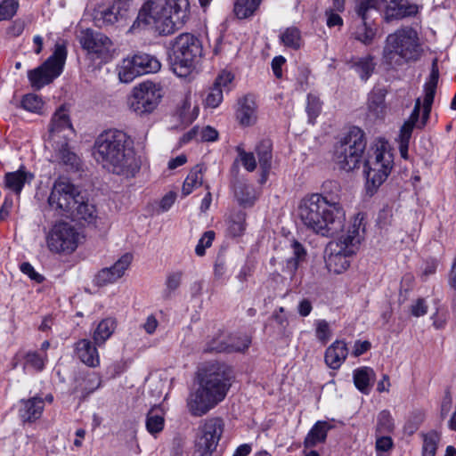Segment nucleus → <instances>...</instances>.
<instances>
[{"instance_id": "5", "label": "nucleus", "mask_w": 456, "mask_h": 456, "mask_svg": "<svg viewBox=\"0 0 456 456\" xmlns=\"http://www.w3.org/2000/svg\"><path fill=\"white\" fill-rule=\"evenodd\" d=\"M421 54L422 47L417 30L411 27H402L387 37L382 60L386 65L395 69L418 61Z\"/></svg>"}, {"instance_id": "25", "label": "nucleus", "mask_w": 456, "mask_h": 456, "mask_svg": "<svg viewBox=\"0 0 456 456\" xmlns=\"http://www.w3.org/2000/svg\"><path fill=\"white\" fill-rule=\"evenodd\" d=\"M165 427V411L160 406H153L145 419L146 430L154 437L161 433Z\"/></svg>"}, {"instance_id": "2", "label": "nucleus", "mask_w": 456, "mask_h": 456, "mask_svg": "<svg viewBox=\"0 0 456 456\" xmlns=\"http://www.w3.org/2000/svg\"><path fill=\"white\" fill-rule=\"evenodd\" d=\"M94 156L108 171L126 178L134 177L142 165L135 152L133 139L117 129L102 133L95 140Z\"/></svg>"}, {"instance_id": "62", "label": "nucleus", "mask_w": 456, "mask_h": 456, "mask_svg": "<svg viewBox=\"0 0 456 456\" xmlns=\"http://www.w3.org/2000/svg\"><path fill=\"white\" fill-rule=\"evenodd\" d=\"M217 137V131L211 126L199 128V141L200 142H214Z\"/></svg>"}, {"instance_id": "4", "label": "nucleus", "mask_w": 456, "mask_h": 456, "mask_svg": "<svg viewBox=\"0 0 456 456\" xmlns=\"http://www.w3.org/2000/svg\"><path fill=\"white\" fill-rule=\"evenodd\" d=\"M188 0H166L164 4L149 0L141 7L137 22L151 26L159 35L179 29L188 17Z\"/></svg>"}, {"instance_id": "29", "label": "nucleus", "mask_w": 456, "mask_h": 456, "mask_svg": "<svg viewBox=\"0 0 456 456\" xmlns=\"http://www.w3.org/2000/svg\"><path fill=\"white\" fill-rule=\"evenodd\" d=\"M377 26L370 20H361L359 24L356 25L353 37L357 41L369 45L372 44L377 34Z\"/></svg>"}, {"instance_id": "37", "label": "nucleus", "mask_w": 456, "mask_h": 456, "mask_svg": "<svg viewBox=\"0 0 456 456\" xmlns=\"http://www.w3.org/2000/svg\"><path fill=\"white\" fill-rule=\"evenodd\" d=\"M203 183V174L202 167L199 165L195 166L186 176L182 192L183 196H188L192 192V191L202 185Z\"/></svg>"}, {"instance_id": "27", "label": "nucleus", "mask_w": 456, "mask_h": 456, "mask_svg": "<svg viewBox=\"0 0 456 456\" xmlns=\"http://www.w3.org/2000/svg\"><path fill=\"white\" fill-rule=\"evenodd\" d=\"M199 115V107L192 105L191 95L187 94L184 99L177 106L175 116L183 125H189L192 123Z\"/></svg>"}, {"instance_id": "21", "label": "nucleus", "mask_w": 456, "mask_h": 456, "mask_svg": "<svg viewBox=\"0 0 456 456\" xmlns=\"http://www.w3.org/2000/svg\"><path fill=\"white\" fill-rule=\"evenodd\" d=\"M348 348L343 340L334 341L325 351L324 360L326 364L333 370H338L346 361Z\"/></svg>"}, {"instance_id": "33", "label": "nucleus", "mask_w": 456, "mask_h": 456, "mask_svg": "<svg viewBox=\"0 0 456 456\" xmlns=\"http://www.w3.org/2000/svg\"><path fill=\"white\" fill-rule=\"evenodd\" d=\"M117 70L118 78L122 83H131L134 78L141 76L138 68L135 67L134 55L123 59Z\"/></svg>"}, {"instance_id": "12", "label": "nucleus", "mask_w": 456, "mask_h": 456, "mask_svg": "<svg viewBox=\"0 0 456 456\" xmlns=\"http://www.w3.org/2000/svg\"><path fill=\"white\" fill-rule=\"evenodd\" d=\"M221 418H208L198 428L193 456H211L224 432Z\"/></svg>"}, {"instance_id": "50", "label": "nucleus", "mask_w": 456, "mask_h": 456, "mask_svg": "<svg viewBox=\"0 0 456 456\" xmlns=\"http://www.w3.org/2000/svg\"><path fill=\"white\" fill-rule=\"evenodd\" d=\"M272 319L276 324L279 334L285 335L289 322L284 307L276 308L272 314Z\"/></svg>"}, {"instance_id": "61", "label": "nucleus", "mask_w": 456, "mask_h": 456, "mask_svg": "<svg viewBox=\"0 0 456 456\" xmlns=\"http://www.w3.org/2000/svg\"><path fill=\"white\" fill-rule=\"evenodd\" d=\"M20 271L28 275L32 281L41 283L44 281L43 275L38 273L34 267L28 262H24L20 266Z\"/></svg>"}, {"instance_id": "26", "label": "nucleus", "mask_w": 456, "mask_h": 456, "mask_svg": "<svg viewBox=\"0 0 456 456\" xmlns=\"http://www.w3.org/2000/svg\"><path fill=\"white\" fill-rule=\"evenodd\" d=\"M272 148L273 144L269 139L262 140L256 147V152L258 157V162L262 169V183L265 182L272 164Z\"/></svg>"}, {"instance_id": "20", "label": "nucleus", "mask_w": 456, "mask_h": 456, "mask_svg": "<svg viewBox=\"0 0 456 456\" xmlns=\"http://www.w3.org/2000/svg\"><path fill=\"white\" fill-rule=\"evenodd\" d=\"M130 13V4L127 0H115L114 3L100 12L102 24L112 25L126 20Z\"/></svg>"}, {"instance_id": "28", "label": "nucleus", "mask_w": 456, "mask_h": 456, "mask_svg": "<svg viewBox=\"0 0 456 456\" xmlns=\"http://www.w3.org/2000/svg\"><path fill=\"white\" fill-rule=\"evenodd\" d=\"M69 217L85 224H94L97 217L95 207L86 202L82 196Z\"/></svg>"}, {"instance_id": "46", "label": "nucleus", "mask_w": 456, "mask_h": 456, "mask_svg": "<svg viewBox=\"0 0 456 456\" xmlns=\"http://www.w3.org/2000/svg\"><path fill=\"white\" fill-rule=\"evenodd\" d=\"M354 67L360 75L361 78L366 81L374 70L375 63L373 58L370 55L358 59Z\"/></svg>"}, {"instance_id": "49", "label": "nucleus", "mask_w": 456, "mask_h": 456, "mask_svg": "<svg viewBox=\"0 0 456 456\" xmlns=\"http://www.w3.org/2000/svg\"><path fill=\"white\" fill-rule=\"evenodd\" d=\"M315 337L322 345H326L331 338L332 331L330 323L326 320L314 322Z\"/></svg>"}, {"instance_id": "3", "label": "nucleus", "mask_w": 456, "mask_h": 456, "mask_svg": "<svg viewBox=\"0 0 456 456\" xmlns=\"http://www.w3.org/2000/svg\"><path fill=\"white\" fill-rule=\"evenodd\" d=\"M202 371L199 387L186 400L188 411L194 417L207 414L221 403L234 379L232 368L224 362H209Z\"/></svg>"}, {"instance_id": "64", "label": "nucleus", "mask_w": 456, "mask_h": 456, "mask_svg": "<svg viewBox=\"0 0 456 456\" xmlns=\"http://www.w3.org/2000/svg\"><path fill=\"white\" fill-rule=\"evenodd\" d=\"M428 305L423 298H419L411 307V313L415 317H420L428 313Z\"/></svg>"}, {"instance_id": "51", "label": "nucleus", "mask_w": 456, "mask_h": 456, "mask_svg": "<svg viewBox=\"0 0 456 456\" xmlns=\"http://www.w3.org/2000/svg\"><path fill=\"white\" fill-rule=\"evenodd\" d=\"M227 334L221 333L208 342L205 351L209 353H227Z\"/></svg>"}, {"instance_id": "8", "label": "nucleus", "mask_w": 456, "mask_h": 456, "mask_svg": "<svg viewBox=\"0 0 456 456\" xmlns=\"http://www.w3.org/2000/svg\"><path fill=\"white\" fill-rule=\"evenodd\" d=\"M173 58L171 69L179 77H190L202 56V45L198 37L183 33L172 44Z\"/></svg>"}, {"instance_id": "32", "label": "nucleus", "mask_w": 456, "mask_h": 456, "mask_svg": "<svg viewBox=\"0 0 456 456\" xmlns=\"http://www.w3.org/2000/svg\"><path fill=\"white\" fill-rule=\"evenodd\" d=\"M134 58L135 60V67L138 68L141 76L150 73H156L161 68L160 61L152 55L147 53H138L134 54Z\"/></svg>"}, {"instance_id": "17", "label": "nucleus", "mask_w": 456, "mask_h": 456, "mask_svg": "<svg viewBox=\"0 0 456 456\" xmlns=\"http://www.w3.org/2000/svg\"><path fill=\"white\" fill-rule=\"evenodd\" d=\"M439 78V69L437 65V60L435 59L432 62L431 72L428 81L424 85V99H423V111H422V121L418 124L419 111L421 107V101L419 98L416 100L414 109L407 120L417 126V127H422L425 126L427 119L429 117L431 105L434 102V97Z\"/></svg>"}, {"instance_id": "53", "label": "nucleus", "mask_w": 456, "mask_h": 456, "mask_svg": "<svg viewBox=\"0 0 456 456\" xmlns=\"http://www.w3.org/2000/svg\"><path fill=\"white\" fill-rule=\"evenodd\" d=\"M20 6L19 0H2L0 3V21L12 19Z\"/></svg>"}, {"instance_id": "9", "label": "nucleus", "mask_w": 456, "mask_h": 456, "mask_svg": "<svg viewBox=\"0 0 456 456\" xmlns=\"http://www.w3.org/2000/svg\"><path fill=\"white\" fill-rule=\"evenodd\" d=\"M364 161L367 190L372 194L387 180L393 167V155L387 143L379 142Z\"/></svg>"}, {"instance_id": "55", "label": "nucleus", "mask_w": 456, "mask_h": 456, "mask_svg": "<svg viewBox=\"0 0 456 456\" xmlns=\"http://www.w3.org/2000/svg\"><path fill=\"white\" fill-rule=\"evenodd\" d=\"M321 110L322 102L320 99L317 96L309 94L307 96L306 112L312 123H314V120L320 114Z\"/></svg>"}, {"instance_id": "59", "label": "nucleus", "mask_w": 456, "mask_h": 456, "mask_svg": "<svg viewBox=\"0 0 456 456\" xmlns=\"http://www.w3.org/2000/svg\"><path fill=\"white\" fill-rule=\"evenodd\" d=\"M223 101V91L218 86H212L206 97L205 102L208 107L216 108Z\"/></svg>"}, {"instance_id": "47", "label": "nucleus", "mask_w": 456, "mask_h": 456, "mask_svg": "<svg viewBox=\"0 0 456 456\" xmlns=\"http://www.w3.org/2000/svg\"><path fill=\"white\" fill-rule=\"evenodd\" d=\"M281 40L285 46L298 49L302 42L300 31L295 27L288 28L281 33Z\"/></svg>"}, {"instance_id": "24", "label": "nucleus", "mask_w": 456, "mask_h": 456, "mask_svg": "<svg viewBox=\"0 0 456 456\" xmlns=\"http://www.w3.org/2000/svg\"><path fill=\"white\" fill-rule=\"evenodd\" d=\"M237 118L244 126H252L256 121V105L255 101L249 97H244L239 102Z\"/></svg>"}, {"instance_id": "22", "label": "nucleus", "mask_w": 456, "mask_h": 456, "mask_svg": "<svg viewBox=\"0 0 456 456\" xmlns=\"http://www.w3.org/2000/svg\"><path fill=\"white\" fill-rule=\"evenodd\" d=\"M75 352L79 360L89 367L100 364V357L95 346L86 338L78 340L75 344Z\"/></svg>"}, {"instance_id": "58", "label": "nucleus", "mask_w": 456, "mask_h": 456, "mask_svg": "<svg viewBox=\"0 0 456 456\" xmlns=\"http://www.w3.org/2000/svg\"><path fill=\"white\" fill-rule=\"evenodd\" d=\"M183 273L181 272H175L169 273L166 280V290L165 294L167 297H169L172 292L176 290L182 281Z\"/></svg>"}, {"instance_id": "43", "label": "nucleus", "mask_w": 456, "mask_h": 456, "mask_svg": "<svg viewBox=\"0 0 456 456\" xmlns=\"http://www.w3.org/2000/svg\"><path fill=\"white\" fill-rule=\"evenodd\" d=\"M235 197L244 207L251 206L256 200L253 187L246 183H240L235 187Z\"/></svg>"}, {"instance_id": "44", "label": "nucleus", "mask_w": 456, "mask_h": 456, "mask_svg": "<svg viewBox=\"0 0 456 456\" xmlns=\"http://www.w3.org/2000/svg\"><path fill=\"white\" fill-rule=\"evenodd\" d=\"M440 436L436 431L423 435L422 456H436Z\"/></svg>"}, {"instance_id": "15", "label": "nucleus", "mask_w": 456, "mask_h": 456, "mask_svg": "<svg viewBox=\"0 0 456 456\" xmlns=\"http://www.w3.org/2000/svg\"><path fill=\"white\" fill-rule=\"evenodd\" d=\"M80 44L93 60L101 63L109 62L114 56L113 43L102 33L92 29L82 31Z\"/></svg>"}, {"instance_id": "42", "label": "nucleus", "mask_w": 456, "mask_h": 456, "mask_svg": "<svg viewBox=\"0 0 456 456\" xmlns=\"http://www.w3.org/2000/svg\"><path fill=\"white\" fill-rule=\"evenodd\" d=\"M246 214L242 211L233 213L228 222V233L232 237H238L243 234L245 231Z\"/></svg>"}, {"instance_id": "54", "label": "nucleus", "mask_w": 456, "mask_h": 456, "mask_svg": "<svg viewBox=\"0 0 456 456\" xmlns=\"http://www.w3.org/2000/svg\"><path fill=\"white\" fill-rule=\"evenodd\" d=\"M132 259L133 256L126 253L123 255L112 266L110 267L118 280L124 275L125 272L130 266Z\"/></svg>"}, {"instance_id": "41", "label": "nucleus", "mask_w": 456, "mask_h": 456, "mask_svg": "<svg viewBox=\"0 0 456 456\" xmlns=\"http://www.w3.org/2000/svg\"><path fill=\"white\" fill-rule=\"evenodd\" d=\"M291 248L293 253V257L289 258L287 261L286 268L289 270L290 273H294L297 269L299 264L305 260L306 256V251L303 245L297 240H294L291 243Z\"/></svg>"}, {"instance_id": "14", "label": "nucleus", "mask_w": 456, "mask_h": 456, "mask_svg": "<svg viewBox=\"0 0 456 456\" xmlns=\"http://www.w3.org/2000/svg\"><path fill=\"white\" fill-rule=\"evenodd\" d=\"M81 193L71 183L58 180L54 183L48 199L49 206L61 216L69 217L77 202L81 200Z\"/></svg>"}, {"instance_id": "40", "label": "nucleus", "mask_w": 456, "mask_h": 456, "mask_svg": "<svg viewBox=\"0 0 456 456\" xmlns=\"http://www.w3.org/2000/svg\"><path fill=\"white\" fill-rule=\"evenodd\" d=\"M262 0H237L234 4V13L239 19L251 16L259 7Z\"/></svg>"}, {"instance_id": "36", "label": "nucleus", "mask_w": 456, "mask_h": 456, "mask_svg": "<svg viewBox=\"0 0 456 456\" xmlns=\"http://www.w3.org/2000/svg\"><path fill=\"white\" fill-rule=\"evenodd\" d=\"M375 373L372 369L363 367L354 371V382L357 389L363 394H369L370 381H373Z\"/></svg>"}, {"instance_id": "39", "label": "nucleus", "mask_w": 456, "mask_h": 456, "mask_svg": "<svg viewBox=\"0 0 456 456\" xmlns=\"http://www.w3.org/2000/svg\"><path fill=\"white\" fill-rule=\"evenodd\" d=\"M395 429L394 419L387 410L381 411L377 416V424L375 428L376 436L388 435Z\"/></svg>"}, {"instance_id": "6", "label": "nucleus", "mask_w": 456, "mask_h": 456, "mask_svg": "<svg viewBox=\"0 0 456 456\" xmlns=\"http://www.w3.org/2000/svg\"><path fill=\"white\" fill-rule=\"evenodd\" d=\"M363 220V214L358 213L353 218L346 233L341 235L337 241L329 243L330 253L326 265L330 272L341 273L349 267L348 257L355 254L365 231Z\"/></svg>"}, {"instance_id": "1", "label": "nucleus", "mask_w": 456, "mask_h": 456, "mask_svg": "<svg viewBox=\"0 0 456 456\" xmlns=\"http://www.w3.org/2000/svg\"><path fill=\"white\" fill-rule=\"evenodd\" d=\"M322 194L314 193L302 199L297 217L303 226L315 234L332 237L344 228L346 212L340 204L341 186L328 180L322 183Z\"/></svg>"}, {"instance_id": "19", "label": "nucleus", "mask_w": 456, "mask_h": 456, "mask_svg": "<svg viewBox=\"0 0 456 456\" xmlns=\"http://www.w3.org/2000/svg\"><path fill=\"white\" fill-rule=\"evenodd\" d=\"M44 408L45 401L42 397L33 396L27 400H20L19 417L23 422H35L42 416Z\"/></svg>"}, {"instance_id": "16", "label": "nucleus", "mask_w": 456, "mask_h": 456, "mask_svg": "<svg viewBox=\"0 0 456 456\" xmlns=\"http://www.w3.org/2000/svg\"><path fill=\"white\" fill-rule=\"evenodd\" d=\"M365 146L363 131L358 127H353L345 138V142L342 145L339 156L341 168L346 171L356 168L361 162Z\"/></svg>"}, {"instance_id": "60", "label": "nucleus", "mask_w": 456, "mask_h": 456, "mask_svg": "<svg viewBox=\"0 0 456 456\" xmlns=\"http://www.w3.org/2000/svg\"><path fill=\"white\" fill-rule=\"evenodd\" d=\"M116 281H118V279L116 278L114 273L111 272L110 267L109 268H103L102 270H101L98 273V274L96 276V283L99 286H104V285L109 284V283H113Z\"/></svg>"}, {"instance_id": "11", "label": "nucleus", "mask_w": 456, "mask_h": 456, "mask_svg": "<svg viewBox=\"0 0 456 456\" xmlns=\"http://www.w3.org/2000/svg\"><path fill=\"white\" fill-rule=\"evenodd\" d=\"M67 57L66 47L57 44L54 52L41 66L31 69L28 78L31 86L40 89L60 76Z\"/></svg>"}, {"instance_id": "10", "label": "nucleus", "mask_w": 456, "mask_h": 456, "mask_svg": "<svg viewBox=\"0 0 456 456\" xmlns=\"http://www.w3.org/2000/svg\"><path fill=\"white\" fill-rule=\"evenodd\" d=\"M163 96L160 84L144 81L134 86L127 99L129 110L139 116L152 113Z\"/></svg>"}, {"instance_id": "52", "label": "nucleus", "mask_w": 456, "mask_h": 456, "mask_svg": "<svg viewBox=\"0 0 456 456\" xmlns=\"http://www.w3.org/2000/svg\"><path fill=\"white\" fill-rule=\"evenodd\" d=\"M43 105L42 99L34 94H26L21 101L22 108L30 112L40 113Z\"/></svg>"}, {"instance_id": "31", "label": "nucleus", "mask_w": 456, "mask_h": 456, "mask_svg": "<svg viewBox=\"0 0 456 456\" xmlns=\"http://www.w3.org/2000/svg\"><path fill=\"white\" fill-rule=\"evenodd\" d=\"M386 91L382 88H375L368 97V110L376 118H380L384 115Z\"/></svg>"}, {"instance_id": "34", "label": "nucleus", "mask_w": 456, "mask_h": 456, "mask_svg": "<svg viewBox=\"0 0 456 456\" xmlns=\"http://www.w3.org/2000/svg\"><path fill=\"white\" fill-rule=\"evenodd\" d=\"M23 369H32L37 372L42 371L48 362V355L45 352L36 350L28 351L23 356Z\"/></svg>"}, {"instance_id": "57", "label": "nucleus", "mask_w": 456, "mask_h": 456, "mask_svg": "<svg viewBox=\"0 0 456 456\" xmlns=\"http://www.w3.org/2000/svg\"><path fill=\"white\" fill-rule=\"evenodd\" d=\"M215 232L213 231H208L203 233L195 248V253L199 256H203L206 253V248L212 245L215 239Z\"/></svg>"}, {"instance_id": "30", "label": "nucleus", "mask_w": 456, "mask_h": 456, "mask_svg": "<svg viewBox=\"0 0 456 456\" xmlns=\"http://www.w3.org/2000/svg\"><path fill=\"white\" fill-rule=\"evenodd\" d=\"M332 427L327 421H317L305 438V447H314L326 440L327 433Z\"/></svg>"}, {"instance_id": "56", "label": "nucleus", "mask_w": 456, "mask_h": 456, "mask_svg": "<svg viewBox=\"0 0 456 456\" xmlns=\"http://www.w3.org/2000/svg\"><path fill=\"white\" fill-rule=\"evenodd\" d=\"M236 151L239 154L240 160L242 166L249 172H252L256 167L255 156L252 152H247L241 146H238Z\"/></svg>"}, {"instance_id": "45", "label": "nucleus", "mask_w": 456, "mask_h": 456, "mask_svg": "<svg viewBox=\"0 0 456 456\" xmlns=\"http://www.w3.org/2000/svg\"><path fill=\"white\" fill-rule=\"evenodd\" d=\"M227 341H228V348L227 353H233V352H244L247 350L251 343V339L249 337L243 335V336H233V335H227Z\"/></svg>"}, {"instance_id": "7", "label": "nucleus", "mask_w": 456, "mask_h": 456, "mask_svg": "<svg viewBox=\"0 0 456 456\" xmlns=\"http://www.w3.org/2000/svg\"><path fill=\"white\" fill-rule=\"evenodd\" d=\"M72 133L73 127L69 115L63 107H60L51 121L48 143L54 151V161L77 167L79 165V159L68 147V137Z\"/></svg>"}, {"instance_id": "48", "label": "nucleus", "mask_w": 456, "mask_h": 456, "mask_svg": "<svg viewBox=\"0 0 456 456\" xmlns=\"http://www.w3.org/2000/svg\"><path fill=\"white\" fill-rule=\"evenodd\" d=\"M381 0H357L355 4V12L357 16L363 20H369L368 12L371 9H380Z\"/></svg>"}, {"instance_id": "18", "label": "nucleus", "mask_w": 456, "mask_h": 456, "mask_svg": "<svg viewBox=\"0 0 456 456\" xmlns=\"http://www.w3.org/2000/svg\"><path fill=\"white\" fill-rule=\"evenodd\" d=\"M381 8L387 20H400L418 12V6L408 0H381Z\"/></svg>"}, {"instance_id": "23", "label": "nucleus", "mask_w": 456, "mask_h": 456, "mask_svg": "<svg viewBox=\"0 0 456 456\" xmlns=\"http://www.w3.org/2000/svg\"><path fill=\"white\" fill-rule=\"evenodd\" d=\"M34 175L25 170L23 167L15 172L6 173L4 175V185L16 194H20L27 183H30Z\"/></svg>"}, {"instance_id": "63", "label": "nucleus", "mask_w": 456, "mask_h": 456, "mask_svg": "<svg viewBox=\"0 0 456 456\" xmlns=\"http://www.w3.org/2000/svg\"><path fill=\"white\" fill-rule=\"evenodd\" d=\"M376 450L380 452H387L393 446L392 438L386 435L376 436Z\"/></svg>"}, {"instance_id": "35", "label": "nucleus", "mask_w": 456, "mask_h": 456, "mask_svg": "<svg viewBox=\"0 0 456 456\" xmlns=\"http://www.w3.org/2000/svg\"><path fill=\"white\" fill-rule=\"evenodd\" d=\"M116 329V322L112 318H106L101 321L94 331L93 338L94 343L101 346L113 334Z\"/></svg>"}, {"instance_id": "13", "label": "nucleus", "mask_w": 456, "mask_h": 456, "mask_svg": "<svg viewBox=\"0 0 456 456\" xmlns=\"http://www.w3.org/2000/svg\"><path fill=\"white\" fill-rule=\"evenodd\" d=\"M82 239L77 230L69 223L55 224L46 235V245L53 253H72Z\"/></svg>"}, {"instance_id": "38", "label": "nucleus", "mask_w": 456, "mask_h": 456, "mask_svg": "<svg viewBox=\"0 0 456 456\" xmlns=\"http://www.w3.org/2000/svg\"><path fill=\"white\" fill-rule=\"evenodd\" d=\"M102 386V378L98 373L89 372L86 373L82 381L76 387L77 390H80L83 395H88L94 393Z\"/></svg>"}]
</instances>
